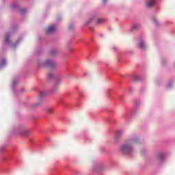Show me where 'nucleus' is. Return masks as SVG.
Instances as JSON below:
<instances>
[{
	"mask_svg": "<svg viewBox=\"0 0 175 175\" xmlns=\"http://www.w3.org/2000/svg\"><path fill=\"white\" fill-rule=\"evenodd\" d=\"M44 65H46V66H50L51 68H55L56 66L55 62L51 61V60H46L44 62Z\"/></svg>",
	"mask_w": 175,
	"mask_h": 175,
	"instance_id": "obj_5",
	"label": "nucleus"
},
{
	"mask_svg": "<svg viewBox=\"0 0 175 175\" xmlns=\"http://www.w3.org/2000/svg\"><path fill=\"white\" fill-rule=\"evenodd\" d=\"M153 23H154V24H155V25H159V21H158V20H157V19H154L153 21Z\"/></svg>",
	"mask_w": 175,
	"mask_h": 175,
	"instance_id": "obj_11",
	"label": "nucleus"
},
{
	"mask_svg": "<svg viewBox=\"0 0 175 175\" xmlns=\"http://www.w3.org/2000/svg\"><path fill=\"white\" fill-rule=\"evenodd\" d=\"M45 111L47 114H53V113H54V108L48 107L46 109Z\"/></svg>",
	"mask_w": 175,
	"mask_h": 175,
	"instance_id": "obj_7",
	"label": "nucleus"
},
{
	"mask_svg": "<svg viewBox=\"0 0 175 175\" xmlns=\"http://www.w3.org/2000/svg\"><path fill=\"white\" fill-rule=\"evenodd\" d=\"M8 40H9V36L8 35L5 36V42H8Z\"/></svg>",
	"mask_w": 175,
	"mask_h": 175,
	"instance_id": "obj_13",
	"label": "nucleus"
},
{
	"mask_svg": "<svg viewBox=\"0 0 175 175\" xmlns=\"http://www.w3.org/2000/svg\"><path fill=\"white\" fill-rule=\"evenodd\" d=\"M138 46L139 49H142V50H146V48L147 47V44H146V41L142 38L139 39L138 42Z\"/></svg>",
	"mask_w": 175,
	"mask_h": 175,
	"instance_id": "obj_4",
	"label": "nucleus"
},
{
	"mask_svg": "<svg viewBox=\"0 0 175 175\" xmlns=\"http://www.w3.org/2000/svg\"><path fill=\"white\" fill-rule=\"evenodd\" d=\"M140 144H142V141L139 138L130 139L120 146V151L122 152H127L128 154H131L133 152V145Z\"/></svg>",
	"mask_w": 175,
	"mask_h": 175,
	"instance_id": "obj_1",
	"label": "nucleus"
},
{
	"mask_svg": "<svg viewBox=\"0 0 175 175\" xmlns=\"http://www.w3.org/2000/svg\"><path fill=\"white\" fill-rule=\"evenodd\" d=\"M132 28L134 31H136V29H139V28H140V25L139 24L133 25Z\"/></svg>",
	"mask_w": 175,
	"mask_h": 175,
	"instance_id": "obj_9",
	"label": "nucleus"
},
{
	"mask_svg": "<svg viewBox=\"0 0 175 175\" xmlns=\"http://www.w3.org/2000/svg\"><path fill=\"white\" fill-rule=\"evenodd\" d=\"M146 8H152L155 6V0H148L146 2Z\"/></svg>",
	"mask_w": 175,
	"mask_h": 175,
	"instance_id": "obj_6",
	"label": "nucleus"
},
{
	"mask_svg": "<svg viewBox=\"0 0 175 175\" xmlns=\"http://www.w3.org/2000/svg\"><path fill=\"white\" fill-rule=\"evenodd\" d=\"M163 158H165V154L163 153H159L157 154L158 161H162Z\"/></svg>",
	"mask_w": 175,
	"mask_h": 175,
	"instance_id": "obj_8",
	"label": "nucleus"
},
{
	"mask_svg": "<svg viewBox=\"0 0 175 175\" xmlns=\"http://www.w3.org/2000/svg\"><path fill=\"white\" fill-rule=\"evenodd\" d=\"M6 65V60H3L1 64H0V68H2V66H5Z\"/></svg>",
	"mask_w": 175,
	"mask_h": 175,
	"instance_id": "obj_10",
	"label": "nucleus"
},
{
	"mask_svg": "<svg viewBox=\"0 0 175 175\" xmlns=\"http://www.w3.org/2000/svg\"><path fill=\"white\" fill-rule=\"evenodd\" d=\"M101 22H102V19H97V23L98 24H100Z\"/></svg>",
	"mask_w": 175,
	"mask_h": 175,
	"instance_id": "obj_16",
	"label": "nucleus"
},
{
	"mask_svg": "<svg viewBox=\"0 0 175 175\" xmlns=\"http://www.w3.org/2000/svg\"><path fill=\"white\" fill-rule=\"evenodd\" d=\"M48 77L49 78V79H53V77H54V74H53V73H49V75H48Z\"/></svg>",
	"mask_w": 175,
	"mask_h": 175,
	"instance_id": "obj_12",
	"label": "nucleus"
},
{
	"mask_svg": "<svg viewBox=\"0 0 175 175\" xmlns=\"http://www.w3.org/2000/svg\"><path fill=\"white\" fill-rule=\"evenodd\" d=\"M104 2H106V0H103Z\"/></svg>",
	"mask_w": 175,
	"mask_h": 175,
	"instance_id": "obj_17",
	"label": "nucleus"
},
{
	"mask_svg": "<svg viewBox=\"0 0 175 175\" xmlns=\"http://www.w3.org/2000/svg\"><path fill=\"white\" fill-rule=\"evenodd\" d=\"M25 12V10L23 9V10H21V13L22 14H24V12Z\"/></svg>",
	"mask_w": 175,
	"mask_h": 175,
	"instance_id": "obj_15",
	"label": "nucleus"
},
{
	"mask_svg": "<svg viewBox=\"0 0 175 175\" xmlns=\"http://www.w3.org/2000/svg\"><path fill=\"white\" fill-rule=\"evenodd\" d=\"M58 28L55 25H51L46 29V32L47 33H53V32H55Z\"/></svg>",
	"mask_w": 175,
	"mask_h": 175,
	"instance_id": "obj_3",
	"label": "nucleus"
},
{
	"mask_svg": "<svg viewBox=\"0 0 175 175\" xmlns=\"http://www.w3.org/2000/svg\"><path fill=\"white\" fill-rule=\"evenodd\" d=\"M16 133L20 136H23L24 137H26V136H29V135H30L31 130L25 128H21L16 131Z\"/></svg>",
	"mask_w": 175,
	"mask_h": 175,
	"instance_id": "obj_2",
	"label": "nucleus"
},
{
	"mask_svg": "<svg viewBox=\"0 0 175 175\" xmlns=\"http://www.w3.org/2000/svg\"><path fill=\"white\" fill-rule=\"evenodd\" d=\"M135 80H139L140 79V77H139L138 75H135Z\"/></svg>",
	"mask_w": 175,
	"mask_h": 175,
	"instance_id": "obj_14",
	"label": "nucleus"
}]
</instances>
